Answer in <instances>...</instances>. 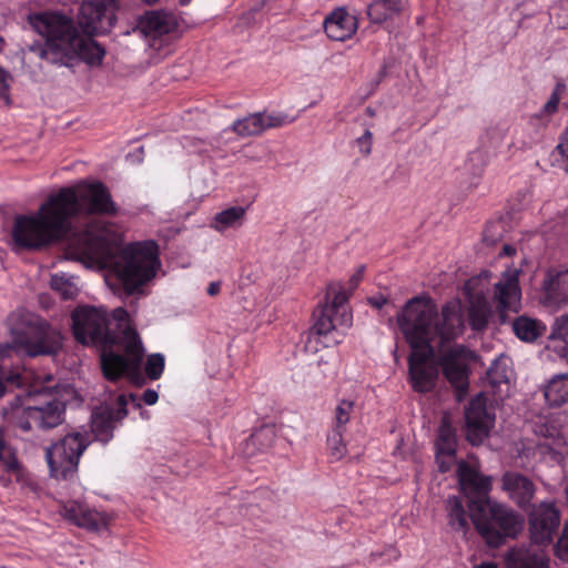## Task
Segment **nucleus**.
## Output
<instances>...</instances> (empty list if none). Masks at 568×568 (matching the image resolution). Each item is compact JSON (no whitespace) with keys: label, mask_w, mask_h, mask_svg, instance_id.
Wrapping results in <instances>:
<instances>
[{"label":"nucleus","mask_w":568,"mask_h":568,"mask_svg":"<svg viewBox=\"0 0 568 568\" xmlns=\"http://www.w3.org/2000/svg\"><path fill=\"white\" fill-rule=\"evenodd\" d=\"M74 193L59 190L40 205L34 215H16L11 239L17 250L37 251L72 236Z\"/></svg>","instance_id":"obj_4"},{"label":"nucleus","mask_w":568,"mask_h":568,"mask_svg":"<svg viewBox=\"0 0 568 568\" xmlns=\"http://www.w3.org/2000/svg\"><path fill=\"white\" fill-rule=\"evenodd\" d=\"M52 288L59 291L64 300L74 298L78 288L64 276L55 274L52 277Z\"/></svg>","instance_id":"obj_43"},{"label":"nucleus","mask_w":568,"mask_h":568,"mask_svg":"<svg viewBox=\"0 0 568 568\" xmlns=\"http://www.w3.org/2000/svg\"><path fill=\"white\" fill-rule=\"evenodd\" d=\"M386 74H387V64L384 63L383 67L381 68V70L378 71V73H377V79H376V82H375V87L379 85V83L384 80Z\"/></svg>","instance_id":"obj_58"},{"label":"nucleus","mask_w":568,"mask_h":568,"mask_svg":"<svg viewBox=\"0 0 568 568\" xmlns=\"http://www.w3.org/2000/svg\"><path fill=\"white\" fill-rule=\"evenodd\" d=\"M566 91V84L564 81H558L554 89L552 95H558L561 99L562 93Z\"/></svg>","instance_id":"obj_57"},{"label":"nucleus","mask_w":568,"mask_h":568,"mask_svg":"<svg viewBox=\"0 0 568 568\" xmlns=\"http://www.w3.org/2000/svg\"><path fill=\"white\" fill-rule=\"evenodd\" d=\"M131 402L134 408L140 409L141 404L138 395L131 393L129 396L121 394L116 397L115 408H100L91 414V433L94 438L106 444L113 437L114 423L125 418L129 414L128 405Z\"/></svg>","instance_id":"obj_10"},{"label":"nucleus","mask_w":568,"mask_h":568,"mask_svg":"<svg viewBox=\"0 0 568 568\" xmlns=\"http://www.w3.org/2000/svg\"><path fill=\"white\" fill-rule=\"evenodd\" d=\"M64 409V404L55 397L40 403L31 394H17L3 408V414L10 426L29 434L34 429L58 427L63 420Z\"/></svg>","instance_id":"obj_6"},{"label":"nucleus","mask_w":568,"mask_h":568,"mask_svg":"<svg viewBox=\"0 0 568 568\" xmlns=\"http://www.w3.org/2000/svg\"><path fill=\"white\" fill-rule=\"evenodd\" d=\"M396 324L412 349L443 347L458 337L464 328L463 318L456 306L446 304L438 312L428 295H417L406 302L396 314Z\"/></svg>","instance_id":"obj_3"},{"label":"nucleus","mask_w":568,"mask_h":568,"mask_svg":"<svg viewBox=\"0 0 568 568\" xmlns=\"http://www.w3.org/2000/svg\"><path fill=\"white\" fill-rule=\"evenodd\" d=\"M436 458L438 462L439 471L446 473L452 468L456 457L448 458L446 455H439L436 452Z\"/></svg>","instance_id":"obj_51"},{"label":"nucleus","mask_w":568,"mask_h":568,"mask_svg":"<svg viewBox=\"0 0 568 568\" xmlns=\"http://www.w3.org/2000/svg\"><path fill=\"white\" fill-rule=\"evenodd\" d=\"M4 379L7 383H9L11 385H20L21 384L20 374L18 372L11 373L7 377H4L3 367H2V365H0V398L6 393Z\"/></svg>","instance_id":"obj_47"},{"label":"nucleus","mask_w":568,"mask_h":568,"mask_svg":"<svg viewBox=\"0 0 568 568\" xmlns=\"http://www.w3.org/2000/svg\"><path fill=\"white\" fill-rule=\"evenodd\" d=\"M552 336L568 344V314L560 315L556 318L552 327Z\"/></svg>","instance_id":"obj_44"},{"label":"nucleus","mask_w":568,"mask_h":568,"mask_svg":"<svg viewBox=\"0 0 568 568\" xmlns=\"http://www.w3.org/2000/svg\"><path fill=\"white\" fill-rule=\"evenodd\" d=\"M245 216V209L242 206H232L214 215L211 226L222 233L227 229L240 227Z\"/></svg>","instance_id":"obj_29"},{"label":"nucleus","mask_w":568,"mask_h":568,"mask_svg":"<svg viewBox=\"0 0 568 568\" xmlns=\"http://www.w3.org/2000/svg\"><path fill=\"white\" fill-rule=\"evenodd\" d=\"M555 550L559 559L568 562V523L564 525L561 536L557 541Z\"/></svg>","instance_id":"obj_45"},{"label":"nucleus","mask_w":568,"mask_h":568,"mask_svg":"<svg viewBox=\"0 0 568 568\" xmlns=\"http://www.w3.org/2000/svg\"><path fill=\"white\" fill-rule=\"evenodd\" d=\"M344 430L333 429L327 436V448L331 462H337L345 456L346 448L343 443Z\"/></svg>","instance_id":"obj_40"},{"label":"nucleus","mask_w":568,"mask_h":568,"mask_svg":"<svg viewBox=\"0 0 568 568\" xmlns=\"http://www.w3.org/2000/svg\"><path fill=\"white\" fill-rule=\"evenodd\" d=\"M4 448V439H3V433L0 430V455H2Z\"/></svg>","instance_id":"obj_60"},{"label":"nucleus","mask_w":568,"mask_h":568,"mask_svg":"<svg viewBox=\"0 0 568 568\" xmlns=\"http://www.w3.org/2000/svg\"><path fill=\"white\" fill-rule=\"evenodd\" d=\"M542 304L559 310L568 304V268H550L546 272L541 285Z\"/></svg>","instance_id":"obj_18"},{"label":"nucleus","mask_w":568,"mask_h":568,"mask_svg":"<svg viewBox=\"0 0 568 568\" xmlns=\"http://www.w3.org/2000/svg\"><path fill=\"white\" fill-rule=\"evenodd\" d=\"M473 526L490 547H499L506 538H515L523 528L520 516L505 504H478L469 516Z\"/></svg>","instance_id":"obj_7"},{"label":"nucleus","mask_w":568,"mask_h":568,"mask_svg":"<svg viewBox=\"0 0 568 568\" xmlns=\"http://www.w3.org/2000/svg\"><path fill=\"white\" fill-rule=\"evenodd\" d=\"M265 6L264 0H258L253 6L241 13L237 18L235 27L239 32L248 31L253 26L262 22L264 18L263 8Z\"/></svg>","instance_id":"obj_36"},{"label":"nucleus","mask_w":568,"mask_h":568,"mask_svg":"<svg viewBox=\"0 0 568 568\" xmlns=\"http://www.w3.org/2000/svg\"><path fill=\"white\" fill-rule=\"evenodd\" d=\"M518 275V270L508 268L503 273L499 282L494 285V298L499 307V318L503 323L506 322L507 312H518L520 302Z\"/></svg>","instance_id":"obj_17"},{"label":"nucleus","mask_w":568,"mask_h":568,"mask_svg":"<svg viewBox=\"0 0 568 568\" xmlns=\"http://www.w3.org/2000/svg\"><path fill=\"white\" fill-rule=\"evenodd\" d=\"M458 440L456 429L447 417H443L436 439V452L439 456L455 458Z\"/></svg>","instance_id":"obj_25"},{"label":"nucleus","mask_w":568,"mask_h":568,"mask_svg":"<svg viewBox=\"0 0 568 568\" xmlns=\"http://www.w3.org/2000/svg\"><path fill=\"white\" fill-rule=\"evenodd\" d=\"M508 568H548L547 560L529 550H511L507 556Z\"/></svg>","instance_id":"obj_32"},{"label":"nucleus","mask_w":568,"mask_h":568,"mask_svg":"<svg viewBox=\"0 0 568 568\" xmlns=\"http://www.w3.org/2000/svg\"><path fill=\"white\" fill-rule=\"evenodd\" d=\"M372 140H373V134L372 132L366 129L363 133L362 136H359L357 140H356V145H358L359 148V152L364 155V156H367L369 155L371 153V150H372Z\"/></svg>","instance_id":"obj_46"},{"label":"nucleus","mask_w":568,"mask_h":568,"mask_svg":"<svg viewBox=\"0 0 568 568\" xmlns=\"http://www.w3.org/2000/svg\"><path fill=\"white\" fill-rule=\"evenodd\" d=\"M73 338L84 346L101 348V366L109 382L126 377L141 387L145 377L141 371L144 348L138 332L126 325L119 334L111 328V317L106 310L82 305L70 315Z\"/></svg>","instance_id":"obj_2"},{"label":"nucleus","mask_w":568,"mask_h":568,"mask_svg":"<svg viewBox=\"0 0 568 568\" xmlns=\"http://www.w3.org/2000/svg\"><path fill=\"white\" fill-rule=\"evenodd\" d=\"M165 359L160 353L149 355L145 361L144 374L151 381H158L161 378L164 371Z\"/></svg>","instance_id":"obj_41"},{"label":"nucleus","mask_w":568,"mask_h":568,"mask_svg":"<svg viewBox=\"0 0 568 568\" xmlns=\"http://www.w3.org/2000/svg\"><path fill=\"white\" fill-rule=\"evenodd\" d=\"M564 17V18H568V1H567V6H561L560 9H559V19ZM558 28L559 29H562V30H566L568 29V21H558Z\"/></svg>","instance_id":"obj_54"},{"label":"nucleus","mask_w":568,"mask_h":568,"mask_svg":"<svg viewBox=\"0 0 568 568\" xmlns=\"http://www.w3.org/2000/svg\"><path fill=\"white\" fill-rule=\"evenodd\" d=\"M313 317L312 335L327 338V341L324 342L326 346H328L331 342L335 344L338 343V339L329 338V335L336 331L337 326H342L338 323V314L333 313L332 308L320 306L313 312Z\"/></svg>","instance_id":"obj_24"},{"label":"nucleus","mask_w":568,"mask_h":568,"mask_svg":"<svg viewBox=\"0 0 568 568\" xmlns=\"http://www.w3.org/2000/svg\"><path fill=\"white\" fill-rule=\"evenodd\" d=\"M565 493H566V499H567V505H568V483L566 484Z\"/></svg>","instance_id":"obj_64"},{"label":"nucleus","mask_w":568,"mask_h":568,"mask_svg":"<svg viewBox=\"0 0 568 568\" xmlns=\"http://www.w3.org/2000/svg\"><path fill=\"white\" fill-rule=\"evenodd\" d=\"M220 288H221L220 282H212V283H210V285L207 287V294L211 296H215L216 294H219Z\"/></svg>","instance_id":"obj_56"},{"label":"nucleus","mask_w":568,"mask_h":568,"mask_svg":"<svg viewBox=\"0 0 568 568\" xmlns=\"http://www.w3.org/2000/svg\"><path fill=\"white\" fill-rule=\"evenodd\" d=\"M353 292L349 288H341L335 292L332 303L324 305V308H332L335 314H338V323L344 327L352 325L353 314L347 307V302Z\"/></svg>","instance_id":"obj_31"},{"label":"nucleus","mask_w":568,"mask_h":568,"mask_svg":"<svg viewBox=\"0 0 568 568\" xmlns=\"http://www.w3.org/2000/svg\"><path fill=\"white\" fill-rule=\"evenodd\" d=\"M368 303L372 307H375L377 310H382L386 303H387V298L384 297V296H378V297H369L368 298Z\"/></svg>","instance_id":"obj_53"},{"label":"nucleus","mask_w":568,"mask_h":568,"mask_svg":"<svg viewBox=\"0 0 568 568\" xmlns=\"http://www.w3.org/2000/svg\"><path fill=\"white\" fill-rule=\"evenodd\" d=\"M503 489L519 508L527 509L534 499L536 486L532 479L517 471H507L503 476Z\"/></svg>","instance_id":"obj_20"},{"label":"nucleus","mask_w":568,"mask_h":568,"mask_svg":"<svg viewBox=\"0 0 568 568\" xmlns=\"http://www.w3.org/2000/svg\"><path fill=\"white\" fill-rule=\"evenodd\" d=\"M43 44L31 48L39 55L55 64L68 65L74 59V41L83 38H43Z\"/></svg>","instance_id":"obj_21"},{"label":"nucleus","mask_w":568,"mask_h":568,"mask_svg":"<svg viewBox=\"0 0 568 568\" xmlns=\"http://www.w3.org/2000/svg\"><path fill=\"white\" fill-rule=\"evenodd\" d=\"M448 524L457 530L468 529L469 510L466 511L460 498L454 496L447 499Z\"/></svg>","instance_id":"obj_33"},{"label":"nucleus","mask_w":568,"mask_h":568,"mask_svg":"<svg viewBox=\"0 0 568 568\" xmlns=\"http://www.w3.org/2000/svg\"><path fill=\"white\" fill-rule=\"evenodd\" d=\"M509 366L507 357L494 359L487 371V381L493 388L509 384Z\"/></svg>","instance_id":"obj_35"},{"label":"nucleus","mask_w":568,"mask_h":568,"mask_svg":"<svg viewBox=\"0 0 568 568\" xmlns=\"http://www.w3.org/2000/svg\"><path fill=\"white\" fill-rule=\"evenodd\" d=\"M119 0H87L78 11L77 22L59 10H47L28 17L39 36H103L110 32Z\"/></svg>","instance_id":"obj_5"},{"label":"nucleus","mask_w":568,"mask_h":568,"mask_svg":"<svg viewBox=\"0 0 568 568\" xmlns=\"http://www.w3.org/2000/svg\"><path fill=\"white\" fill-rule=\"evenodd\" d=\"M3 44H4V39L0 38V50H2ZM8 78H9L8 71L3 70L0 67V84H2L4 89H8V84H7Z\"/></svg>","instance_id":"obj_55"},{"label":"nucleus","mask_w":568,"mask_h":568,"mask_svg":"<svg viewBox=\"0 0 568 568\" xmlns=\"http://www.w3.org/2000/svg\"><path fill=\"white\" fill-rule=\"evenodd\" d=\"M276 439V430L272 426L265 425L254 430L248 437V444L255 446L258 450H265L274 445Z\"/></svg>","instance_id":"obj_39"},{"label":"nucleus","mask_w":568,"mask_h":568,"mask_svg":"<svg viewBox=\"0 0 568 568\" xmlns=\"http://www.w3.org/2000/svg\"><path fill=\"white\" fill-rule=\"evenodd\" d=\"M141 398L145 405L153 406L159 400V394L155 389L149 388L143 392Z\"/></svg>","instance_id":"obj_52"},{"label":"nucleus","mask_w":568,"mask_h":568,"mask_svg":"<svg viewBox=\"0 0 568 568\" xmlns=\"http://www.w3.org/2000/svg\"><path fill=\"white\" fill-rule=\"evenodd\" d=\"M560 526V511L552 501H542L529 513V530L534 544L546 546L552 542Z\"/></svg>","instance_id":"obj_12"},{"label":"nucleus","mask_w":568,"mask_h":568,"mask_svg":"<svg viewBox=\"0 0 568 568\" xmlns=\"http://www.w3.org/2000/svg\"><path fill=\"white\" fill-rule=\"evenodd\" d=\"M513 331L521 341L532 342L542 335L545 326L531 317L518 316L513 322Z\"/></svg>","instance_id":"obj_30"},{"label":"nucleus","mask_w":568,"mask_h":568,"mask_svg":"<svg viewBox=\"0 0 568 568\" xmlns=\"http://www.w3.org/2000/svg\"><path fill=\"white\" fill-rule=\"evenodd\" d=\"M94 38H83L75 41V58H80L90 65H99L102 63L105 49L93 41Z\"/></svg>","instance_id":"obj_28"},{"label":"nucleus","mask_w":568,"mask_h":568,"mask_svg":"<svg viewBox=\"0 0 568 568\" xmlns=\"http://www.w3.org/2000/svg\"><path fill=\"white\" fill-rule=\"evenodd\" d=\"M144 3L146 4H154L156 3L159 0H142Z\"/></svg>","instance_id":"obj_63"},{"label":"nucleus","mask_w":568,"mask_h":568,"mask_svg":"<svg viewBox=\"0 0 568 568\" xmlns=\"http://www.w3.org/2000/svg\"><path fill=\"white\" fill-rule=\"evenodd\" d=\"M60 513L70 524L83 529L100 530L108 525L104 514L79 501L71 500L63 504Z\"/></svg>","instance_id":"obj_19"},{"label":"nucleus","mask_w":568,"mask_h":568,"mask_svg":"<svg viewBox=\"0 0 568 568\" xmlns=\"http://www.w3.org/2000/svg\"><path fill=\"white\" fill-rule=\"evenodd\" d=\"M551 165L568 173V123L550 154Z\"/></svg>","instance_id":"obj_38"},{"label":"nucleus","mask_w":568,"mask_h":568,"mask_svg":"<svg viewBox=\"0 0 568 568\" xmlns=\"http://www.w3.org/2000/svg\"><path fill=\"white\" fill-rule=\"evenodd\" d=\"M113 320H115L118 323L115 324V332L121 333L123 328H121L122 323L126 322L129 318V313L124 308H116L112 313Z\"/></svg>","instance_id":"obj_50"},{"label":"nucleus","mask_w":568,"mask_h":568,"mask_svg":"<svg viewBox=\"0 0 568 568\" xmlns=\"http://www.w3.org/2000/svg\"><path fill=\"white\" fill-rule=\"evenodd\" d=\"M473 358L474 353L464 345H455L443 351L438 358L444 377L460 393L468 387V363Z\"/></svg>","instance_id":"obj_13"},{"label":"nucleus","mask_w":568,"mask_h":568,"mask_svg":"<svg viewBox=\"0 0 568 568\" xmlns=\"http://www.w3.org/2000/svg\"><path fill=\"white\" fill-rule=\"evenodd\" d=\"M176 26L175 17L162 10L146 11L143 16L139 17L136 22L138 29L144 36H149L152 32L158 33V36H166L173 32Z\"/></svg>","instance_id":"obj_22"},{"label":"nucleus","mask_w":568,"mask_h":568,"mask_svg":"<svg viewBox=\"0 0 568 568\" xmlns=\"http://www.w3.org/2000/svg\"><path fill=\"white\" fill-rule=\"evenodd\" d=\"M357 17L345 8H336L323 20L324 31L329 33H343V36H354L357 31Z\"/></svg>","instance_id":"obj_23"},{"label":"nucleus","mask_w":568,"mask_h":568,"mask_svg":"<svg viewBox=\"0 0 568 568\" xmlns=\"http://www.w3.org/2000/svg\"><path fill=\"white\" fill-rule=\"evenodd\" d=\"M558 21H559V12L557 13V16H556V20H555V23H556L557 26H558ZM560 21H568V18H564V17H561V18H560Z\"/></svg>","instance_id":"obj_62"},{"label":"nucleus","mask_w":568,"mask_h":568,"mask_svg":"<svg viewBox=\"0 0 568 568\" xmlns=\"http://www.w3.org/2000/svg\"><path fill=\"white\" fill-rule=\"evenodd\" d=\"M61 190H69L75 196V211L71 213V219L81 212L88 216L85 229L73 232L69 240L70 253L79 261L114 272L129 295L140 293L155 277L161 266L158 243L145 240L121 247L116 239L110 236L111 225L93 217L118 214V206L103 182H82L78 189Z\"/></svg>","instance_id":"obj_1"},{"label":"nucleus","mask_w":568,"mask_h":568,"mask_svg":"<svg viewBox=\"0 0 568 568\" xmlns=\"http://www.w3.org/2000/svg\"><path fill=\"white\" fill-rule=\"evenodd\" d=\"M544 396L548 405L561 407L568 403V374H560L548 382Z\"/></svg>","instance_id":"obj_27"},{"label":"nucleus","mask_w":568,"mask_h":568,"mask_svg":"<svg viewBox=\"0 0 568 568\" xmlns=\"http://www.w3.org/2000/svg\"><path fill=\"white\" fill-rule=\"evenodd\" d=\"M560 98L550 95L541 109L542 114L551 115L557 112Z\"/></svg>","instance_id":"obj_49"},{"label":"nucleus","mask_w":568,"mask_h":568,"mask_svg":"<svg viewBox=\"0 0 568 568\" xmlns=\"http://www.w3.org/2000/svg\"><path fill=\"white\" fill-rule=\"evenodd\" d=\"M365 273V265L361 264L354 274L352 275L351 280H348V290L356 291L359 286L361 282L363 281Z\"/></svg>","instance_id":"obj_48"},{"label":"nucleus","mask_w":568,"mask_h":568,"mask_svg":"<svg viewBox=\"0 0 568 568\" xmlns=\"http://www.w3.org/2000/svg\"><path fill=\"white\" fill-rule=\"evenodd\" d=\"M145 50L149 59L158 63L174 51V38H145Z\"/></svg>","instance_id":"obj_34"},{"label":"nucleus","mask_w":568,"mask_h":568,"mask_svg":"<svg viewBox=\"0 0 568 568\" xmlns=\"http://www.w3.org/2000/svg\"><path fill=\"white\" fill-rule=\"evenodd\" d=\"M354 410V402L343 399L335 408L333 429L345 430V425L349 423V416Z\"/></svg>","instance_id":"obj_42"},{"label":"nucleus","mask_w":568,"mask_h":568,"mask_svg":"<svg viewBox=\"0 0 568 568\" xmlns=\"http://www.w3.org/2000/svg\"><path fill=\"white\" fill-rule=\"evenodd\" d=\"M61 348L59 333L45 322L37 321L16 331L12 342L0 344V361L24 353L30 357L53 355Z\"/></svg>","instance_id":"obj_8"},{"label":"nucleus","mask_w":568,"mask_h":568,"mask_svg":"<svg viewBox=\"0 0 568 568\" xmlns=\"http://www.w3.org/2000/svg\"><path fill=\"white\" fill-rule=\"evenodd\" d=\"M489 308L486 301L471 304L468 311V323L473 331H484L488 325Z\"/></svg>","instance_id":"obj_37"},{"label":"nucleus","mask_w":568,"mask_h":568,"mask_svg":"<svg viewBox=\"0 0 568 568\" xmlns=\"http://www.w3.org/2000/svg\"><path fill=\"white\" fill-rule=\"evenodd\" d=\"M504 251H505V253H506V254H508V255H509V254H511V252L514 251V248H513L510 245H505V246H504Z\"/></svg>","instance_id":"obj_61"},{"label":"nucleus","mask_w":568,"mask_h":568,"mask_svg":"<svg viewBox=\"0 0 568 568\" xmlns=\"http://www.w3.org/2000/svg\"><path fill=\"white\" fill-rule=\"evenodd\" d=\"M89 436L69 433L45 450L52 477L67 480L78 471L79 460L89 445Z\"/></svg>","instance_id":"obj_9"},{"label":"nucleus","mask_w":568,"mask_h":568,"mask_svg":"<svg viewBox=\"0 0 568 568\" xmlns=\"http://www.w3.org/2000/svg\"><path fill=\"white\" fill-rule=\"evenodd\" d=\"M434 348L412 349L408 357V381L413 389L425 394L432 392L437 383V369L429 364Z\"/></svg>","instance_id":"obj_15"},{"label":"nucleus","mask_w":568,"mask_h":568,"mask_svg":"<svg viewBox=\"0 0 568 568\" xmlns=\"http://www.w3.org/2000/svg\"><path fill=\"white\" fill-rule=\"evenodd\" d=\"M466 438L475 446L484 443L494 426V415L487 409V398L478 394L465 409Z\"/></svg>","instance_id":"obj_14"},{"label":"nucleus","mask_w":568,"mask_h":568,"mask_svg":"<svg viewBox=\"0 0 568 568\" xmlns=\"http://www.w3.org/2000/svg\"><path fill=\"white\" fill-rule=\"evenodd\" d=\"M457 476L460 490L467 498L469 516L474 514L476 505H489L493 503L489 497L493 483L490 476L483 475L465 460L459 462Z\"/></svg>","instance_id":"obj_11"},{"label":"nucleus","mask_w":568,"mask_h":568,"mask_svg":"<svg viewBox=\"0 0 568 568\" xmlns=\"http://www.w3.org/2000/svg\"><path fill=\"white\" fill-rule=\"evenodd\" d=\"M475 568H497V566L494 562H481Z\"/></svg>","instance_id":"obj_59"},{"label":"nucleus","mask_w":568,"mask_h":568,"mask_svg":"<svg viewBox=\"0 0 568 568\" xmlns=\"http://www.w3.org/2000/svg\"><path fill=\"white\" fill-rule=\"evenodd\" d=\"M294 120V118L283 113L266 114L265 112H256L234 120L230 130L240 138H251L261 135L267 129L290 124Z\"/></svg>","instance_id":"obj_16"},{"label":"nucleus","mask_w":568,"mask_h":568,"mask_svg":"<svg viewBox=\"0 0 568 568\" xmlns=\"http://www.w3.org/2000/svg\"><path fill=\"white\" fill-rule=\"evenodd\" d=\"M404 8L402 0H374L367 9V16L372 24L388 22Z\"/></svg>","instance_id":"obj_26"}]
</instances>
